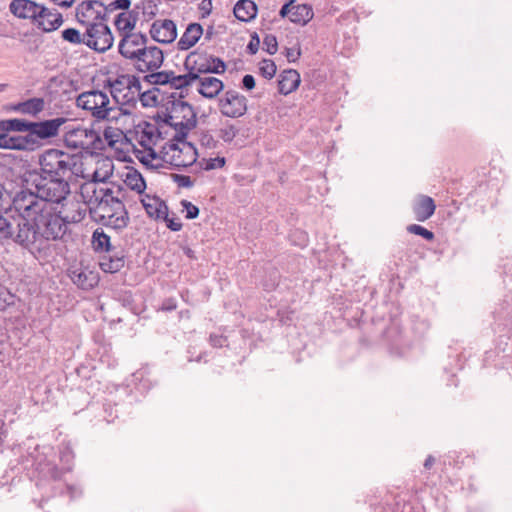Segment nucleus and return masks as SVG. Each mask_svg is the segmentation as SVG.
Here are the masks:
<instances>
[{"mask_svg": "<svg viewBox=\"0 0 512 512\" xmlns=\"http://www.w3.org/2000/svg\"><path fill=\"white\" fill-rule=\"evenodd\" d=\"M257 5L252 0H238L233 8L235 17L242 22H249L257 16Z\"/></svg>", "mask_w": 512, "mask_h": 512, "instance_id": "nucleus-32", "label": "nucleus"}, {"mask_svg": "<svg viewBox=\"0 0 512 512\" xmlns=\"http://www.w3.org/2000/svg\"><path fill=\"white\" fill-rule=\"evenodd\" d=\"M72 279L82 289H92L96 286V274L94 271H74Z\"/></svg>", "mask_w": 512, "mask_h": 512, "instance_id": "nucleus-44", "label": "nucleus"}, {"mask_svg": "<svg viewBox=\"0 0 512 512\" xmlns=\"http://www.w3.org/2000/svg\"><path fill=\"white\" fill-rule=\"evenodd\" d=\"M383 339L391 353L402 355L409 348V342L402 332L398 319H392L389 326L383 332Z\"/></svg>", "mask_w": 512, "mask_h": 512, "instance_id": "nucleus-15", "label": "nucleus"}, {"mask_svg": "<svg viewBox=\"0 0 512 512\" xmlns=\"http://www.w3.org/2000/svg\"><path fill=\"white\" fill-rule=\"evenodd\" d=\"M66 220L61 215L45 207L31 222L27 219V228L31 230L32 237L27 242V247L33 245L39 238L45 240H57L61 238L66 229Z\"/></svg>", "mask_w": 512, "mask_h": 512, "instance_id": "nucleus-1", "label": "nucleus"}, {"mask_svg": "<svg viewBox=\"0 0 512 512\" xmlns=\"http://www.w3.org/2000/svg\"><path fill=\"white\" fill-rule=\"evenodd\" d=\"M186 57H191L190 65L198 77L202 74H223L227 69L223 59L206 52L193 51Z\"/></svg>", "mask_w": 512, "mask_h": 512, "instance_id": "nucleus-10", "label": "nucleus"}, {"mask_svg": "<svg viewBox=\"0 0 512 512\" xmlns=\"http://www.w3.org/2000/svg\"><path fill=\"white\" fill-rule=\"evenodd\" d=\"M114 37L110 28L98 22V54L108 50L113 45Z\"/></svg>", "mask_w": 512, "mask_h": 512, "instance_id": "nucleus-43", "label": "nucleus"}, {"mask_svg": "<svg viewBox=\"0 0 512 512\" xmlns=\"http://www.w3.org/2000/svg\"><path fill=\"white\" fill-rule=\"evenodd\" d=\"M191 57H186L184 61V68L187 70V73L176 75L174 71L171 70V81L170 87L175 90H180V93L177 94L179 98H185L187 93H184L183 90L190 87L197 79H199L198 74L194 72L191 65Z\"/></svg>", "mask_w": 512, "mask_h": 512, "instance_id": "nucleus-21", "label": "nucleus"}, {"mask_svg": "<svg viewBox=\"0 0 512 512\" xmlns=\"http://www.w3.org/2000/svg\"><path fill=\"white\" fill-rule=\"evenodd\" d=\"M118 300L121 302L123 307L128 308L133 314H138L134 304L133 295L130 291L121 293Z\"/></svg>", "mask_w": 512, "mask_h": 512, "instance_id": "nucleus-63", "label": "nucleus"}, {"mask_svg": "<svg viewBox=\"0 0 512 512\" xmlns=\"http://www.w3.org/2000/svg\"><path fill=\"white\" fill-rule=\"evenodd\" d=\"M141 203L148 217L155 220H160L162 215L169 211L166 202L157 195L144 194L141 198Z\"/></svg>", "mask_w": 512, "mask_h": 512, "instance_id": "nucleus-27", "label": "nucleus"}, {"mask_svg": "<svg viewBox=\"0 0 512 512\" xmlns=\"http://www.w3.org/2000/svg\"><path fill=\"white\" fill-rule=\"evenodd\" d=\"M203 27L199 23H190L177 42V48L186 51L192 48L203 35Z\"/></svg>", "mask_w": 512, "mask_h": 512, "instance_id": "nucleus-29", "label": "nucleus"}, {"mask_svg": "<svg viewBox=\"0 0 512 512\" xmlns=\"http://www.w3.org/2000/svg\"><path fill=\"white\" fill-rule=\"evenodd\" d=\"M96 0H88L81 2L76 8V16L80 22H84L83 18L87 17V13L93 9Z\"/></svg>", "mask_w": 512, "mask_h": 512, "instance_id": "nucleus-61", "label": "nucleus"}, {"mask_svg": "<svg viewBox=\"0 0 512 512\" xmlns=\"http://www.w3.org/2000/svg\"><path fill=\"white\" fill-rule=\"evenodd\" d=\"M74 156V166L71 176L80 177L82 179L92 178V174L96 171V138L90 141L86 147V151H79Z\"/></svg>", "mask_w": 512, "mask_h": 512, "instance_id": "nucleus-12", "label": "nucleus"}, {"mask_svg": "<svg viewBox=\"0 0 512 512\" xmlns=\"http://www.w3.org/2000/svg\"><path fill=\"white\" fill-rule=\"evenodd\" d=\"M45 106V101L43 98L34 97L30 98L26 101L20 102V109H22V114L36 116L40 112L43 111Z\"/></svg>", "mask_w": 512, "mask_h": 512, "instance_id": "nucleus-46", "label": "nucleus"}, {"mask_svg": "<svg viewBox=\"0 0 512 512\" xmlns=\"http://www.w3.org/2000/svg\"><path fill=\"white\" fill-rule=\"evenodd\" d=\"M239 129L233 125L228 124L219 130V137L225 142L230 143L238 135Z\"/></svg>", "mask_w": 512, "mask_h": 512, "instance_id": "nucleus-57", "label": "nucleus"}, {"mask_svg": "<svg viewBox=\"0 0 512 512\" xmlns=\"http://www.w3.org/2000/svg\"><path fill=\"white\" fill-rule=\"evenodd\" d=\"M406 230L408 233L420 236L428 242H432L435 239L433 231L428 230L419 224H410L406 227Z\"/></svg>", "mask_w": 512, "mask_h": 512, "instance_id": "nucleus-50", "label": "nucleus"}, {"mask_svg": "<svg viewBox=\"0 0 512 512\" xmlns=\"http://www.w3.org/2000/svg\"><path fill=\"white\" fill-rule=\"evenodd\" d=\"M131 383L139 393L143 394L148 392L153 386L149 369L147 367H142L135 371L131 375Z\"/></svg>", "mask_w": 512, "mask_h": 512, "instance_id": "nucleus-35", "label": "nucleus"}, {"mask_svg": "<svg viewBox=\"0 0 512 512\" xmlns=\"http://www.w3.org/2000/svg\"><path fill=\"white\" fill-rule=\"evenodd\" d=\"M300 82L301 78L297 70H283L278 77V92L282 95H288L299 87Z\"/></svg>", "mask_w": 512, "mask_h": 512, "instance_id": "nucleus-28", "label": "nucleus"}, {"mask_svg": "<svg viewBox=\"0 0 512 512\" xmlns=\"http://www.w3.org/2000/svg\"><path fill=\"white\" fill-rule=\"evenodd\" d=\"M62 23V14L56 9H49L45 6V11L37 13L32 24L42 32L48 33L57 30Z\"/></svg>", "mask_w": 512, "mask_h": 512, "instance_id": "nucleus-22", "label": "nucleus"}, {"mask_svg": "<svg viewBox=\"0 0 512 512\" xmlns=\"http://www.w3.org/2000/svg\"><path fill=\"white\" fill-rule=\"evenodd\" d=\"M263 50L269 55H274L278 51V41L275 35L266 34L263 39Z\"/></svg>", "mask_w": 512, "mask_h": 512, "instance_id": "nucleus-58", "label": "nucleus"}, {"mask_svg": "<svg viewBox=\"0 0 512 512\" xmlns=\"http://www.w3.org/2000/svg\"><path fill=\"white\" fill-rule=\"evenodd\" d=\"M147 42V35L141 32L123 34L118 45V50L124 58L135 60L137 56H133L131 54H139V52H141V48L146 46Z\"/></svg>", "mask_w": 512, "mask_h": 512, "instance_id": "nucleus-17", "label": "nucleus"}, {"mask_svg": "<svg viewBox=\"0 0 512 512\" xmlns=\"http://www.w3.org/2000/svg\"><path fill=\"white\" fill-rule=\"evenodd\" d=\"M124 183L133 191L142 195L146 189V181L142 174L135 168H129Z\"/></svg>", "mask_w": 512, "mask_h": 512, "instance_id": "nucleus-37", "label": "nucleus"}, {"mask_svg": "<svg viewBox=\"0 0 512 512\" xmlns=\"http://www.w3.org/2000/svg\"><path fill=\"white\" fill-rule=\"evenodd\" d=\"M13 205L17 211H22L18 215L24 216L31 222L46 207L45 203L39 199L37 192L29 189H21L17 192L13 198Z\"/></svg>", "mask_w": 512, "mask_h": 512, "instance_id": "nucleus-11", "label": "nucleus"}, {"mask_svg": "<svg viewBox=\"0 0 512 512\" xmlns=\"http://www.w3.org/2000/svg\"><path fill=\"white\" fill-rule=\"evenodd\" d=\"M28 120L24 118H10L0 120V133L9 135L10 132H27Z\"/></svg>", "mask_w": 512, "mask_h": 512, "instance_id": "nucleus-41", "label": "nucleus"}, {"mask_svg": "<svg viewBox=\"0 0 512 512\" xmlns=\"http://www.w3.org/2000/svg\"><path fill=\"white\" fill-rule=\"evenodd\" d=\"M96 97V89L93 88L90 91L81 93L76 99V105L82 109L91 111V115L96 117V101L93 100V105L89 100V97Z\"/></svg>", "mask_w": 512, "mask_h": 512, "instance_id": "nucleus-49", "label": "nucleus"}, {"mask_svg": "<svg viewBox=\"0 0 512 512\" xmlns=\"http://www.w3.org/2000/svg\"><path fill=\"white\" fill-rule=\"evenodd\" d=\"M9 11L19 19H29L33 23L37 13L45 11V6L32 0H12Z\"/></svg>", "mask_w": 512, "mask_h": 512, "instance_id": "nucleus-20", "label": "nucleus"}, {"mask_svg": "<svg viewBox=\"0 0 512 512\" xmlns=\"http://www.w3.org/2000/svg\"><path fill=\"white\" fill-rule=\"evenodd\" d=\"M129 77L130 75H120L113 81H111L110 79L106 81L107 85L109 86L111 96L116 104L120 103L121 93L125 90H128Z\"/></svg>", "mask_w": 512, "mask_h": 512, "instance_id": "nucleus-40", "label": "nucleus"}, {"mask_svg": "<svg viewBox=\"0 0 512 512\" xmlns=\"http://www.w3.org/2000/svg\"><path fill=\"white\" fill-rule=\"evenodd\" d=\"M115 394L116 395L114 398L106 399V402L103 404L104 413L107 415V416H105V420L108 423L113 422L114 419L118 417V415H117L118 411H117V409H115V411H113V409L111 407V402H113L114 406L116 407L118 405L116 400H121L122 396H127L128 389H127V387H124V386H116Z\"/></svg>", "mask_w": 512, "mask_h": 512, "instance_id": "nucleus-39", "label": "nucleus"}, {"mask_svg": "<svg viewBox=\"0 0 512 512\" xmlns=\"http://www.w3.org/2000/svg\"><path fill=\"white\" fill-rule=\"evenodd\" d=\"M226 164L225 157H216V158H202L199 161V165L202 169L206 171L214 170L216 168H223Z\"/></svg>", "mask_w": 512, "mask_h": 512, "instance_id": "nucleus-55", "label": "nucleus"}, {"mask_svg": "<svg viewBox=\"0 0 512 512\" xmlns=\"http://www.w3.org/2000/svg\"><path fill=\"white\" fill-rule=\"evenodd\" d=\"M89 212V216L93 221H96V206H92L85 202L72 203L70 207V214L64 216L66 222L78 223L81 222L86 213Z\"/></svg>", "mask_w": 512, "mask_h": 512, "instance_id": "nucleus-30", "label": "nucleus"}, {"mask_svg": "<svg viewBox=\"0 0 512 512\" xmlns=\"http://www.w3.org/2000/svg\"><path fill=\"white\" fill-rule=\"evenodd\" d=\"M152 39L161 44H170L177 37V27L173 20H156L150 28Z\"/></svg>", "mask_w": 512, "mask_h": 512, "instance_id": "nucleus-18", "label": "nucleus"}, {"mask_svg": "<svg viewBox=\"0 0 512 512\" xmlns=\"http://www.w3.org/2000/svg\"><path fill=\"white\" fill-rule=\"evenodd\" d=\"M182 121L167 124L176 131L175 136L171 141L174 143H182L187 146V137L189 131L193 130L197 126V112H193L190 116L182 114Z\"/></svg>", "mask_w": 512, "mask_h": 512, "instance_id": "nucleus-23", "label": "nucleus"}, {"mask_svg": "<svg viewBox=\"0 0 512 512\" xmlns=\"http://www.w3.org/2000/svg\"><path fill=\"white\" fill-rule=\"evenodd\" d=\"M280 277L278 269L274 267L267 269L261 282L263 289L267 292L274 291L279 285Z\"/></svg>", "mask_w": 512, "mask_h": 512, "instance_id": "nucleus-47", "label": "nucleus"}, {"mask_svg": "<svg viewBox=\"0 0 512 512\" xmlns=\"http://www.w3.org/2000/svg\"><path fill=\"white\" fill-rule=\"evenodd\" d=\"M169 93L163 92L158 87H152L147 91L139 94V100L143 107H159L162 109V104L165 102V96Z\"/></svg>", "mask_w": 512, "mask_h": 512, "instance_id": "nucleus-34", "label": "nucleus"}, {"mask_svg": "<svg viewBox=\"0 0 512 512\" xmlns=\"http://www.w3.org/2000/svg\"><path fill=\"white\" fill-rule=\"evenodd\" d=\"M36 470L39 477L36 486L42 492L43 497L45 496L46 499H49L62 495L64 491H67L72 498L74 497L75 488L64 482L65 470H60L51 461L39 462Z\"/></svg>", "mask_w": 512, "mask_h": 512, "instance_id": "nucleus-2", "label": "nucleus"}, {"mask_svg": "<svg viewBox=\"0 0 512 512\" xmlns=\"http://www.w3.org/2000/svg\"><path fill=\"white\" fill-rule=\"evenodd\" d=\"M150 73L143 77V81L157 86L170 85L171 81V70L164 71H149Z\"/></svg>", "mask_w": 512, "mask_h": 512, "instance_id": "nucleus-45", "label": "nucleus"}, {"mask_svg": "<svg viewBox=\"0 0 512 512\" xmlns=\"http://www.w3.org/2000/svg\"><path fill=\"white\" fill-rule=\"evenodd\" d=\"M138 127L142 128V138H145V141H151L155 135L162 138L159 128L148 121H142L138 124Z\"/></svg>", "mask_w": 512, "mask_h": 512, "instance_id": "nucleus-52", "label": "nucleus"}, {"mask_svg": "<svg viewBox=\"0 0 512 512\" xmlns=\"http://www.w3.org/2000/svg\"><path fill=\"white\" fill-rule=\"evenodd\" d=\"M68 121L65 117H56L40 121L28 120L27 132L34 151L40 149L51 139L59 135L61 127Z\"/></svg>", "mask_w": 512, "mask_h": 512, "instance_id": "nucleus-6", "label": "nucleus"}, {"mask_svg": "<svg viewBox=\"0 0 512 512\" xmlns=\"http://www.w3.org/2000/svg\"><path fill=\"white\" fill-rule=\"evenodd\" d=\"M436 210V204L432 197L427 195H418L413 202L412 211L414 218L419 222H425L433 216Z\"/></svg>", "mask_w": 512, "mask_h": 512, "instance_id": "nucleus-25", "label": "nucleus"}, {"mask_svg": "<svg viewBox=\"0 0 512 512\" xmlns=\"http://www.w3.org/2000/svg\"><path fill=\"white\" fill-rule=\"evenodd\" d=\"M104 252L100 256L98 266L105 273H116L125 265V255L123 250H117L111 244V238L105 232L98 231V253Z\"/></svg>", "mask_w": 512, "mask_h": 512, "instance_id": "nucleus-7", "label": "nucleus"}, {"mask_svg": "<svg viewBox=\"0 0 512 512\" xmlns=\"http://www.w3.org/2000/svg\"><path fill=\"white\" fill-rule=\"evenodd\" d=\"M25 135H6L0 133V149L34 152L28 132Z\"/></svg>", "mask_w": 512, "mask_h": 512, "instance_id": "nucleus-24", "label": "nucleus"}, {"mask_svg": "<svg viewBox=\"0 0 512 512\" xmlns=\"http://www.w3.org/2000/svg\"><path fill=\"white\" fill-rule=\"evenodd\" d=\"M313 9L307 4L293 3L292 12L290 13V21L299 24L306 25L313 18Z\"/></svg>", "mask_w": 512, "mask_h": 512, "instance_id": "nucleus-36", "label": "nucleus"}, {"mask_svg": "<svg viewBox=\"0 0 512 512\" xmlns=\"http://www.w3.org/2000/svg\"><path fill=\"white\" fill-rule=\"evenodd\" d=\"M32 237L27 228V219L22 215H12L0 209V244L10 241L27 248V242Z\"/></svg>", "mask_w": 512, "mask_h": 512, "instance_id": "nucleus-4", "label": "nucleus"}, {"mask_svg": "<svg viewBox=\"0 0 512 512\" xmlns=\"http://www.w3.org/2000/svg\"><path fill=\"white\" fill-rule=\"evenodd\" d=\"M132 145V152L134 156L139 160L141 164H143L148 169H159L160 167H163L162 164L154 165L151 163V161L148 159L147 154L141 149H138L134 144Z\"/></svg>", "mask_w": 512, "mask_h": 512, "instance_id": "nucleus-56", "label": "nucleus"}, {"mask_svg": "<svg viewBox=\"0 0 512 512\" xmlns=\"http://www.w3.org/2000/svg\"><path fill=\"white\" fill-rule=\"evenodd\" d=\"M186 147L191 152L189 159L182 157L183 148H180L179 144L173 141L166 143L162 147L160 154L162 155V159L169 163L173 169L180 170L192 166L198 159V151L195 145L193 143H187Z\"/></svg>", "mask_w": 512, "mask_h": 512, "instance_id": "nucleus-8", "label": "nucleus"}, {"mask_svg": "<svg viewBox=\"0 0 512 512\" xmlns=\"http://www.w3.org/2000/svg\"><path fill=\"white\" fill-rule=\"evenodd\" d=\"M124 191L121 185L112 183V187H99L98 188V201L107 200L108 203H113L114 207L120 212H124V203L120 199V195Z\"/></svg>", "mask_w": 512, "mask_h": 512, "instance_id": "nucleus-31", "label": "nucleus"}, {"mask_svg": "<svg viewBox=\"0 0 512 512\" xmlns=\"http://www.w3.org/2000/svg\"><path fill=\"white\" fill-rule=\"evenodd\" d=\"M183 98H179L176 92L169 93L165 96V102L162 104L164 109V124L174 123L173 118L179 117L185 110H188L187 116H190L193 112H196L193 105L187 101H183Z\"/></svg>", "mask_w": 512, "mask_h": 512, "instance_id": "nucleus-16", "label": "nucleus"}, {"mask_svg": "<svg viewBox=\"0 0 512 512\" xmlns=\"http://www.w3.org/2000/svg\"><path fill=\"white\" fill-rule=\"evenodd\" d=\"M113 160L98 153V184L107 185V180L113 174Z\"/></svg>", "mask_w": 512, "mask_h": 512, "instance_id": "nucleus-42", "label": "nucleus"}, {"mask_svg": "<svg viewBox=\"0 0 512 512\" xmlns=\"http://www.w3.org/2000/svg\"><path fill=\"white\" fill-rule=\"evenodd\" d=\"M276 71H277V66L273 60L263 59L260 62L259 72L262 77H264L268 80H271L275 76Z\"/></svg>", "mask_w": 512, "mask_h": 512, "instance_id": "nucleus-54", "label": "nucleus"}, {"mask_svg": "<svg viewBox=\"0 0 512 512\" xmlns=\"http://www.w3.org/2000/svg\"><path fill=\"white\" fill-rule=\"evenodd\" d=\"M181 206L183 207V209L186 212V215H185L186 219L193 220L199 216V213H200L199 208L196 205H194L193 203H191L190 201L185 200V199L182 200Z\"/></svg>", "mask_w": 512, "mask_h": 512, "instance_id": "nucleus-64", "label": "nucleus"}, {"mask_svg": "<svg viewBox=\"0 0 512 512\" xmlns=\"http://www.w3.org/2000/svg\"><path fill=\"white\" fill-rule=\"evenodd\" d=\"M85 182L80 185V197L83 202L95 206L96 204V171L92 178L84 179Z\"/></svg>", "mask_w": 512, "mask_h": 512, "instance_id": "nucleus-38", "label": "nucleus"}, {"mask_svg": "<svg viewBox=\"0 0 512 512\" xmlns=\"http://www.w3.org/2000/svg\"><path fill=\"white\" fill-rule=\"evenodd\" d=\"M196 81L199 83L198 93L206 99L216 98L225 87L222 80L213 76H199Z\"/></svg>", "mask_w": 512, "mask_h": 512, "instance_id": "nucleus-26", "label": "nucleus"}, {"mask_svg": "<svg viewBox=\"0 0 512 512\" xmlns=\"http://www.w3.org/2000/svg\"><path fill=\"white\" fill-rule=\"evenodd\" d=\"M131 1L130 0H115L111 2L108 6H105L102 2L98 1V6H104L106 12H111L116 9L123 10V12L130 11Z\"/></svg>", "mask_w": 512, "mask_h": 512, "instance_id": "nucleus-59", "label": "nucleus"}, {"mask_svg": "<svg viewBox=\"0 0 512 512\" xmlns=\"http://www.w3.org/2000/svg\"><path fill=\"white\" fill-rule=\"evenodd\" d=\"M62 38L72 44L82 43V37L79 30L75 28H67L62 31Z\"/></svg>", "mask_w": 512, "mask_h": 512, "instance_id": "nucleus-62", "label": "nucleus"}, {"mask_svg": "<svg viewBox=\"0 0 512 512\" xmlns=\"http://www.w3.org/2000/svg\"><path fill=\"white\" fill-rule=\"evenodd\" d=\"M128 223L129 215L125 206L124 212H120L113 203H108L106 199L98 201V224L119 233L127 227Z\"/></svg>", "mask_w": 512, "mask_h": 512, "instance_id": "nucleus-9", "label": "nucleus"}, {"mask_svg": "<svg viewBox=\"0 0 512 512\" xmlns=\"http://www.w3.org/2000/svg\"><path fill=\"white\" fill-rule=\"evenodd\" d=\"M95 123L96 120L92 121L90 128L77 127L66 131L64 135L65 145L68 148H81V151H86V147L89 144L85 143V139L88 136H91L92 140L96 138V129L94 128Z\"/></svg>", "mask_w": 512, "mask_h": 512, "instance_id": "nucleus-19", "label": "nucleus"}, {"mask_svg": "<svg viewBox=\"0 0 512 512\" xmlns=\"http://www.w3.org/2000/svg\"><path fill=\"white\" fill-rule=\"evenodd\" d=\"M218 106L223 116L239 118L247 112V98L235 90H227L218 99Z\"/></svg>", "mask_w": 512, "mask_h": 512, "instance_id": "nucleus-13", "label": "nucleus"}, {"mask_svg": "<svg viewBox=\"0 0 512 512\" xmlns=\"http://www.w3.org/2000/svg\"><path fill=\"white\" fill-rule=\"evenodd\" d=\"M59 458L60 462L63 464L62 467H59L60 470H65V474L72 471V464L74 459V453L72 448L68 444H62L59 447Z\"/></svg>", "mask_w": 512, "mask_h": 512, "instance_id": "nucleus-48", "label": "nucleus"}, {"mask_svg": "<svg viewBox=\"0 0 512 512\" xmlns=\"http://www.w3.org/2000/svg\"><path fill=\"white\" fill-rule=\"evenodd\" d=\"M137 56L135 59V69L138 72L144 73L147 71H156L164 63L163 50L157 46H143L139 54H132Z\"/></svg>", "mask_w": 512, "mask_h": 512, "instance_id": "nucleus-14", "label": "nucleus"}, {"mask_svg": "<svg viewBox=\"0 0 512 512\" xmlns=\"http://www.w3.org/2000/svg\"><path fill=\"white\" fill-rule=\"evenodd\" d=\"M103 134L107 144L110 147H115L116 143L122 140L123 138L127 140L123 131H121L120 129H113L111 127H107L105 128Z\"/></svg>", "mask_w": 512, "mask_h": 512, "instance_id": "nucleus-53", "label": "nucleus"}, {"mask_svg": "<svg viewBox=\"0 0 512 512\" xmlns=\"http://www.w3.org/2000/svg\"><path fill=\"white\" fill-rule=\"evenodd\" d=\"M122 115H130V112L119 104L115 103L114 106H112L108 111L101 115V120H107L109 122L118 121Z\"/></svg>", "mask_w": 512, "mask_h": 512, "instance_id": "nucleus-51", "label": "nucleus"}, {"mask_svg": "<svg viewBox=\"0 0 512 512\" xmlns=\"http://www.w3.org/2000/svg\"><path fill=\"white\" fill-rule=\"evenodd\" d=\"M170 177L180 188H192L194 186V180L188 175L172 173Z\"/></svg>", "mask_w": 512, "mask_h": 512, "instance_id": "nucleus-60", "label": "nucleus"}, {"mask_svg": "<svg viewBox=\"0 0 512 512\" xmlns=\"http://www.w3.org/2000/svg\"><path fill=\"white\" fill-rule=\"evenodd\" d=\"M74 156L60 149L50 148L39 155L41 174L59 179L71 178Z\"/></svg>", "mask_w": 512, "mask_h": 512, "instance_id": "nucleus-3", "label": "nucleus"}, {"mask_svg": "<svg viewBox=\"0 0 512 512\" xmlns=\"http://www.w3.org/2000/svg\"><path fill=\"white\" fill-rule=\"evenodd\" d=\"M33 180L38 197L47 208L49 203H60L70 193V185L67 179L48 177L44 174H35Z\"/></svg>", "mask_w": 512, "mask_h": 512, "instance_id": "nucleus-5", "label": "nucleus"}, {"mask_svg": "<svg viewBox=\"0 0 512 512\" xmlns=\"http://www.w3.org/2000/svg\"><path fill=\"white\" fill-rule=\"evenodd\" d=\"M138 15V11L130 10L127 12H120L116 16L114 25L122 36L123 34L132 33V30L134 29L138 20Z\"/></svg>", "mask_w": 512, "mask_h": 512, "instance_id": "nucleus-33", "label": "nucleus"}]
</instances>
